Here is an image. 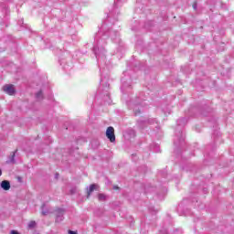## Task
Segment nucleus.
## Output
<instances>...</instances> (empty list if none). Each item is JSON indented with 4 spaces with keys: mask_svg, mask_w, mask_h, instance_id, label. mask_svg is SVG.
Returning a JSON list of instances; mask_svg holds the SVG:
<instances>
[{
    "mask_svg": "<svg viewBox=\"0 0 234 234\" xmlns=\"http://www.w3.org/2000/svg\"><path fill=\"white\" fill-rule=\"evenodd\" d=\"M113 189H114L115 191H118V189H120V187H118L117 186H113Z\"/></svg>",
    "mask_w": 234,
    "mask_h": 234,
    "instance_id": "13",
    "label": "nucleus"
},
{
    "mask_svg": "<svg viewBox=\"0 0 234 234\" xmlns=\"http://www.w3.org/2000/svg\"><path fill=\"white\" fill-rule=\"evenodd\" d=\"M1 187H2V189H4V191L10 190V181H8V180L2 181Z\"/></svg>",
    "mask_w": 234,
    "mask_h": 234,
    "instance_id": "3",
    "label": "nucleus"
},
{
    "mask_svg": "<svg viewBox=\"0 0 234 234\" xmlns=\"http://www.w3.org/2000/svg\"><path fill=\"white\" fill-rule=\"evenodd\" d=\"M68 233H69V234H78V232H77V231H74V230H69Z\"/></svg>",
    "mask_w": 234,
    "mask_h": 234,
    "instance_id": "9",
    "label": "nucleus"
},
{
    "mask_svg": "<svg viewBox=\"0 0 234 234\" xmlns=\"http://www.w3.org/2000/svg\"><path fill=\"white\" fill-rule=\"evenodd\" d=\"M42 95H43V93L41 91H39L38 93H37V98H41Z\"/></svg>",
    "mask_w": 234,
    "mask_h": 234,
    "instance_id": "10",
    "label": "nucleus"
},
{
    "mask_svg": "<svg viewBox=\"0 0 234 234\" xmlns=\"http://www.w3.org/2000/svg\"><path fill=\"white\" fill-rule=\"evenodd\" d=\"M96 189H98V185L92 184L90 186V188L88 190V198H89V197H90V195L93 191H96Z\"/></svg>",
    "mask_w": 234,
    "mask_h": 234,
    "instance_id": "4",
    "label": "nucleus"
},
{
    "mask_svg": "<svg viewBox=\"0 0 234 234\" xmlns=\"http://www.w3.org/2000/svg\"><path fill=\"white\" fill-rule=\"evenodd\" d=\"M16 153H17V151L14 152V154H12V161H14V158H16Z\"/></svg>",
    "mask_w": 234,
    "mask_h": 234,
    "instance_id": "11",
    "label": "nucleus"
},
{
    "mask_svg": "<svg viewBox=\"0 0 234 234\" xmlns=\"http://www.w3.org/2000/svg\"><path fill=\"white\" fill-rule=\"evenodd\" d=\"M4 92L8 94L9 96H14L16 94V88H14L13 84H6L3 87Z\"/></svg>",
    "mask_w": 234,
    "mask_h": 234,
    "instance_id": "2",
    "label": "nucleus"
},
{
    "mask_svg": "<svg viewBox=\"0 0 234 234\" xmlns=\"http://www.w3.org/2000/svg\"><path fill=\"white\" fill-rule=\"evenodd\" d=\"M106 137L112 144L116 142V135L114 134V127L109 126L106 130Z\"/></svg>",
    "mask_w": 234,
    "mask_h": 234,
    "instance_id": "1",
    "label": "nucleus"
},
{
    "mask_svg": "<svg viewBox=\"0 0 234 234\" xmlns=\"http://www.w3.org/2000/svg\"><path fill=\"white\" fill-rule=\"evenodd\" d=\"M3 175V170L0 168V176Z\"/></svg>",
    "mask_w": 234,
    "mask_h": 234,
    "instance_id": "14",
    "label": "nucleus"
},
{
    "mask_svg": "<svg viewBox=\"0 0 234 234\" xmlns=\"http://www.w3.org/2000/svg\"><path fill=\"white\" fill-rule=\"evenodd\" d=\"M41 214L45 217L48 214V210H42Z\"/></svg>",
    "mask_w": 234,
    "mask_h": 234,
    "instance_id": "8",
    "label": "nucleus"
},
{
    "mask_svg": "<svg viewBox=\"0 0 234 234\" xmlns=\"http://www.w3.org/2000/svg\"><path fill=\"white\" fill-rule=\"evenodd\" d=\"M11 234H19V232L16 231V230H12Z\"/></svg>",
    "mask_w": 234,
    "mask_h": 234,
    "instance_id": "12",
    "label": "nucleus"
},
{
    "mask_svg": "<svg viewBox=\"0 0 234 234\" xmlns=\"http://www.w3.org/2000/svg\"><path fill=\"white\" fill-rule=\"evenodd\" d=\"M55 212L57 213V215H63L64 210L62 208H57Z\"/></svg>",
    "mask_w": 234,
    "mask_h": 234,
    "instance_id": "7",
    "label": "nucleus"
},
{
    "mask_svg": "<svg viewBox=\"0 0 234 234\" xmlns=\"http://www.w3.org/2000/svg\"><path fill=\"white\" fill-rule=\"evenodd\" d=\"M36 226H37L36 221L32 220V221H30V222L28 223L27 228H28L29 229H34V228H36Z\"/></svg>",
    "mask_w": 234,
    "mask_h": 234,
    "instance_id": "5",
    "label": "nucleus"
},
{
    "mask_svg": "<svg viewBox=\"0 0 234 234\" xmlns=\"http://www.w3.org/2000/svg\"><path fill=\"white\" fill-rule=\"evenodd\" d=\"M98 198H99V200H101V202H103V201H105L106 197H105L104 194H99V195H98Z\"/></svg>",
    "mask_w": 234,
    "mask_h": 234,
    "instance_id": "6",
    "label": "nucleus"
}]
</instances>
